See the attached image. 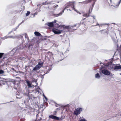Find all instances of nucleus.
Returning a JSON list of instances; mask_svg holds the SVG:
<instances>
[{"label":"nucleus","instance_id":"6e6552de","mask_svg":"<svg viewBox=\"0 0 121 121\" xmlns=\"http://www.w3.org/2000/svg\"><path fill=\"white\" fill-rule=\"evenodd\" d=\"M76 25H75L73 26H69V27H73L72 28H69V29H68V31L69 30H70V29H72V30H76V29H77V28H75L74 27H76Z\"/></svg>","mask_w":121,"mask_h":121},{"label":"nucleus","instance_id":"5701e85b","mask_svg":"<svg viewBox=\"0 0 121 121\" xmlns=\"http://www.w3.org/2000/svg\"><path fill=\"white\" fill-rule=\"evenodd\" d=\"M4 73V71L3 70H0V74L3 73Z\"/></svg>","mask_w":121,"mask_h":121},{"label":"nucleus","instance_id":"dca6fc26","mask_svg":"<svg viewBox=\"0 0 121 121\" xmlns=\"http://www.w3.org/2000/svg\"><path fill=\"white\" fill-rule=\"evenodd\" d=\"M100 32H101L102 33H106L107 32L106 30H100Z\"/></svg>","mask_w":121,"mask_h":121},{"label":"nucleus","instance_id":"bb28decb","mask_svg":"<svg viewBox=\"0 0 121 121\" xmlns=\"http://www.w3.org/2000/svg\"><path fill=\"white\" fill-rule=\"evenodd\" d=\"M44 97L45 99H46V100H47V97L45 96H44Z\"/></svg>","mask_w":121,"mask_h":121},{"label":"nucleus","instance_id":"58836bf2","mask_svg":"<svg viewBox=\"0 0 121 121\" xmlns=\"http://www.w3.org/2000/svg\"><path fill=\"white\" fill-rule=\"evenodd\" d=\"M51 69H50V70H49V71H50V70Z\"/></svg>","mask_w":121,"mask_h":121},{"label":"nucleus","instance_id":"f704fd0d","mask_svg":"<svg viewBox=\"0 0 121 121\" xmlns=\"http://www.w3.org/2000/svg\"><path fill=\"white\" fill-rule=\"evenodd\" d=\"M16 98H17H17H19V99H20L21 98V97H16Z\"/></svg>","mask_w":121,"mask_h":121},{"label":"nucleus","instance_id":"412c9836","mask_svg":"<svg viewBox=\"0 0 121 121\" xmlns=\"http://www.w3.org/2000/svg\"><path fill=\"white\" fill-rule=\"evenodd\" d=\"M38 116L39 115H37V118L38 119V120H39L40 121V120H41V118H38Z\"/></svg>","mask_w":121,"mask_h":121},{"label":"nucleus","instance_id":"4be33fe9","mask_svg":"<svg viewBox=\"0 0 121 121\" xmlns=\"http://www.w3.org/2000/svg\"><path fill=\"white\" fill-rule=\"evenodd\" d=\"M25 37L28 40V37L27 35L26 34H25Z\"/></svg>","mask_w":121,"mask_h":121},{"label":"nucleus","instance_id":"c756f323","mask_svg":"<svg viewBox=\"0 0 121 121\" xmlns=\"http://www.w3.org/2000/svg\"><path fill=\"white\" fill-rule=\"evenodd\" d=\"M17 29V28H16L15 29H14L13 30L14 31H15Z\"/></svg>","mask_w":121,"mask_h":121},{"label":"nucleus","instance_id":"aec40b11","mask_svg":"<svg viewBox=\"0 0 121 121\" xmlns=\"http://www.w3.org/2000/svg\"><path fill=\"white\" fill-rule=\"evenodd\" d=\"M30 13V12L29 11H28L27 13H26V16H28V15H29Z\"/></svg>","mask_w":121,"mask_h":121},{"label":"nucleus","instance_id":"79ce46f5","mask_svg":"<svg viewBox=\"0 0 121 121\" xmlns=\"http://www.w3.org/2000/svg\"><path fill=\"white\" fill-rule=\"evenodd\" d=\"M120 75H121V73H120Z\"/></svg>","mask_w":121,"mask_h":121},{"label":"nucleus","instance_id":"473e14b6","mask_svg":"<svg viewBox=\"0 0 121 121\" xmlns=\"http://www.w3.org/2000/svg\"><path fill=\"white\" fill-rule=\"evenodd\" d=\"M24 21H25V20H23V21H22L21 23H22L23 22H24Z\"/></svg>","mask_w":121,"mask_h":121},{"label":"nucleus","instance_id":"cd10ccee","mask_svg":"<svg viewBox=\"0 0 121 121\" xmlns=\"http://www.w3.org/2000/svg\"><path fill=\"white\" fill-rule=\"evenodd\" d=\"M44 97L45 99H46V100H47V97L45 96H44Z\"/></svg>","mask_w":121,"mask_h":121},{"label":"nucleus","instance_id":"39448f33","mask_svg":"<svg viewBox=\"0 0 121 121\" xmlns=\"http://www.w3.org/2000/svg\"><path fill=\"white\" fill-rule=\"evenodd\" d=\"M102 73L106 75H110V72L108 70L104 69L102 70Z\"/></svg>","mask_w":121,"mask_h":121},{"label":"nucleus","instance_id":"f3484780","mask_svg":"<svg viewBox=\"0 0 121 121\" xmlns=\"http://www.w3.org/2000/svg\"><path fill=\"white\" fill-rule=\"evenodd\" d=\"M83 16L85 17H88L89 16V15L88 14H84Z\"/></svg>","mask_w":121,"mask_h":121},{"label":"nucleus","instance_id":"a878e982","mask_svg":"<svg viewBox=\"0 0 121 121\" xmlns=\"http://www.w3.org/2000/svg\"><path fill=\"white\" fill-rule=\"evenodd\" d=\"M46 4V2L43 3L42 4V5H45Z\"/></svg>","mask_w":121,"mask_h":121},{"label":"nucleus","instance_id":"9d476101","mask_svg":"<svg viewBox=\"0 0 121 121\" xmlns=\"http://www.w3.org/2000/svg\"><path fill=\"white\" fill-rule=\"evenodd\" d=\"M47 25L48 26H49V27H52L54 25L53 22H51L48 23L47 24Z\"/></svg>","mask_w":121,"mask_h":121},{"label":"nucleus","instance_id":"ea45409f","mask_svg":"<svg viewBox=\"0 0 121 121\" xmlns=\"http://www.w3.org/2000/svg\"><path fill=\"white\" fill-rule=\"evenodd\" d=\"M45 74H44L43 75H44Z\"/></svg>","mask_w":121,"mask_h":121},{"label":"nucleus","instance_id":"2f4dec72","mask_svg":"<svg viewBox=\"0 0 121 121\" xmlns=\"http://www.w3.org/2000/svg\"><path fill=\"white\" fill-rule=\"evenodd\" d=\"M56 22V20H55L54 21V22H54V23H55Z\"/></svg>","mask_w":121,"mask_h":121},{"label":"nucleus","instance_id":"1a4fd4ad","mask_svg":"<svg viewBox=\"0 0 121 121\" xmlns=\"http://www.w3.org/2000/svg\"><path fill=\"white\" fill-rule=\"evenodd\" d=\"M26 81L27 84L28 88L32 87L31 86L32 84L31 82L28 80H26Z\"/></svg>","mask_w":121,"mask_h":121},{"label":"nucleus","instance_id":"e433bc0d","mask_svg":"<svg viewBox=\"0 0 121 121\" xmlns=\"http://www.w3.org/2000/svg\"><path fill=\"white\" fill-rule=\"evenodd\" d=\"M68 10V9H67V10ZM68 10H69V11H71V9H68Z\"/></svg>","mask_w":121,"mask_h":121},{"label":"nucleus","instance_id":"7ed1b4c3","mask_svg":"<svg viewBox=\"0 0 121 121\" xmlns=\"http://www.w3.org/2000/svg\"><path fill=\"white\" fill-rule=\"evenodd\" d=\"M82 110V108H79L76 109L74 112L73 113L75 115L77 116L79 114Z\"/></svg>","mask_w":121,"mask_h":121},{"label":"nucleus","instance_id":"393cba45","mask_svg":"<svg viewBox=\"0 0 121 121\" xmlns=\"http://www.w3.org/2000/svg\"><path fill=\"white\" fill-rule=\"evenodd\" d=\"M30 68L29 66H26L25 68L26 69L28 68Z\"/></svg>","mask_w":121,"mask_h":121},{"label":"nucleus","instance_id":"9b49d317","mask_svg":"<svg viewBox=\"0 0 121 121\" xmlns=\"http://www.w3.org/2000/svg\"><path fill=\"white\" fill-rule=\"evenodd\" d=\"M20 87L19 84H15L14 86V88L16 89H18Z\"/></svg>","mask_w":121,"mask_h":121},{"label":"nucleus","instance_id":"20e7f679","mask_svg":"<svg viewBox=\"0 0 121 121\" xmlns=\"http://www.w3.org/2000/svg\"><path fill=\"white\" fill-rule=\"evenodd\" d=\"M43 63L42 62H39L38 64L34 68L33 70L34 71H36L39 69L43 65Z\"/></svg>","mask_w":121,"mask_h":121},{"label":"nucleus","instance_id":"f03ea898","mask_svg":"<svg viewBox=\"0 0 121 121\" xmlns=\"http://www.w3.org/2000/svg\"><path fill=\"white\" fill-rule=\"evenodd\" d=\"M75 2L74 1H69L65 5V7L64 8V10L60 12V13L55 15V17H57L61 15L63 13L64 10L66 9L71 7L72 9L74 10L76 12H77V11L75 8L74 4Z\"/></svg>","mask_w":121,"mask_h":121},{"label":"nucleus","instance_id":"c9c22d12","mask_svg":"<svg viewBox=\"0 0 121 121\" xmlns=\"http://www.w3.org/2000/svg\"><path fill=\"white\" fill-rule=\"evenodd\" d=\"M28 95H29V93H27V94H26V95H27V96Z\"/></svg>","mask_w":121,"mask_h":121},{"label":"nucleus","instance_id":"a211bd4d","mask_svg":"<svg viewBox=\"0 0 121 121\" xmlns=\"http://www.w3.org/2000/svg\"><path fill=\"white\" fill-rule=\"evenodd\" d=\"M8 38H12V36L7 37V36H5L4 37H3V38L2 39H7Z\"/></svg>","mask_w":121,"mask_h":121},{"label":"nucleus","instance_id":"ddd939ff","mask_svg":"<svg viewBox=\"0 0 121 121\" xmlns=\"http://www.w3.org/2000/svg\"><path fill=\"white\" fill-rule=\"evenodd\" d=\"M114 69L115 70L117 69H121V66L119 65V66H115L114 67Z\"/></svg>","mask_w":121,"mask_h":121},{"label":"nucleus","instance_id":"2eb2a0df","mask_svg":"<svg viewBox=\"0 0 121 121\" xmlns=\"http://www.w3.org/2000/svg\"><path fill=\"white\" fill-rule=\"evenodd\" d=\"M95 77L96 78L99 79L100 77V75L99 74L97 73L95 75Z\"/></svg>","mask_w":121,"mask_h":121},{"label":"nucleus","instance_id":"4468645a","mask_svg":"<svg viewBox=\"0 0 121 121\" xmlns=\"http://www.w3.org/2000/svg\"><path fill=\"white\" fill-rule=\"evenodd\" d=\"M34 34L36 36H40L41 35V34L38 32H34Z\"/></svg>","mask_w":121,"mask_h":121},{"label":"nucleus","instance_id":"f8f14e48","mask_svg":"<svg viewBox=\"0 0 121 121\" xmlns=\"http://www.w3.org/2000/svg\"><path fill=\"white\" fill-rule=\"evenodd\" d=\"M91 0H87L86 1L82 2L81 3L83 4H87L91 2Z\"/></svg>","mask_w":121,"mask_h":121},{"label":"nucleus","instance_id":"0eeeda50","mask_svg":"<svg viewBox=\"0 0 121 121\" xmlns=\"http://www.w3.org/2000/svg\"><path fill=\"white\" fill-rule=\"evenodd\" d=\"M121 0H120L118 3H117H117L116 2H115L114 5H113V6H114L115 7H118L120 3H121Z\"/></svg>","mask_w":121,"mask_h":121},{"label":"nucleus","instance_id":"a19ab883","mask_svg":"<svg viewBox=\"0 0 121 121\" xmlns=\"http://www.w3.org/2000/svg\"><path fill=\"white\" fill-rule=\"evenodd\" d=\"M110 2H111V0H110Z\"/></svg>","mask_w":121,"mask_h":121},{"label":"nucleus","instance_id":"c03bdc74","mask_svg":"<svg viewBox=\"0 0 121 121\" xmlns=\"http://www.w3.org/2000/svg\"><path fill=\"white\" fill-rule=\"evenodd\" d=\"M54 7H55V5H54Z\"/></svg>","mask_w":121,"mask_h":121},{"label":"nucleus","instance_id":"423d86ee","mask_svg":"<svg viewBox=\"0 0 121 121\" xmlns=\"http://www.w3.org/2000/svg\"><path fill=\"white\" fill-rule=\"evenodd\" d=\"M49 117L51 118L56 120H58L60 119L59 118L57 117L56 116H54V115H51L49 116Z\"/></svg>","mask_w":121,"mask_h":121},{"label":"nucleus","instance_id":"6ab92c4d","mask_svg":"<svg viewBox=\"0 0 121 121\" xmlns=\"http://www.w3.org/2000/svg\"><path fill=\"white\" fill-rule=\"evenodd\" d=\"M4 54L3 53H0V58H1L2 57Z\"/></svg>","mask_w":121,"mask_h":121},{"label":"nucleus","instance_id":"37998d69","mask_svg":"<svg viewBox=\"0 0 121 121\" xmlns=\"http://www.w3.org/2000/svg\"><path fill=\"white\" fill-rule=\"evenodd\" d=\"M54 7H55V5H54Z\"/></svg>","mask_w":121,"mask_h":121},{"label":"nucleus","instance_id":"f257e3e1","mask_svg":"<svg viewBox=\"0 0 121 121\" xmlns=\"http://www.w3.org/2000/svg\"><path fill=\"white\" fill-rule=\"evenodd\" d=\"M72 27H71L64 25L59 26L57 29H53L52 31L55 34H60L62 32H65L68 31V29L69 28H72Z\"/></svg>","mask_w":121,"mask_h":121},{"label":"nucleus","instance_id":"c85d7f7f","mask_svg":"<svg viewBox=\"0 0 121 121\" xmlns=\"http://www.w3.org/2000/svg\"><path fill=\"white\" fill-rule=\"evenodd\" d=\"M44 97L45 99H46V100H47V97L45 96H44Z\"/></svg>","mask_w":121,"mask_h":121},{"label":"nucleus","instance_id":"4c0bfd02","mask_svg":"<svg viewBox=\"0 0 121 121\" xmlns=\"http://www.w3.org/2000/svg\"><path fill=\"white\" fill-rule=\"evenodd\" d=\"M43 96H45V95H44V94H43Z\"/></svg>","mask_w":121,"mask_h":121},{"label":"nucleus","instance_id":"b1692460","mask_svg":"<svg viewBox=\"0 0 121 121\" xmlns=\"http://www.w3.org/2000/svg\"><path fill=\"white\" fill-rule=\"evenodd\" d=\"M87 121L84 119H81L79 121Z\"/></svg>","mask_w":121,"mask_h":121},{"label":"nucleus","instance_id":"7c9ffc66","mask_svg":"<svg viewBox=\"0 0 121 121\" xmlns=\"http://www.w3.org/2000/svg\"><path fill=\"white\" fill-rule=\"evenodd\" d=\"M58 5H56L54 8H55V7H58Z\"/></svg>","mask_w":121,"mask_h":121},{"label":"nucleus","instance_id":"72a5a7b5","mask_svg":"<svg viewBox=\"0 0 121 121\" xmlns=\"http://www.w3.org/2000/svg\"><path fill=\"white\" fill-rule=\"evenodd\" d=\"M96 25H99V27H100V26L101 25H99V24H97V25H96Z\"/></svg>","mask_w":121,"mask_h":121}]
</instances>
